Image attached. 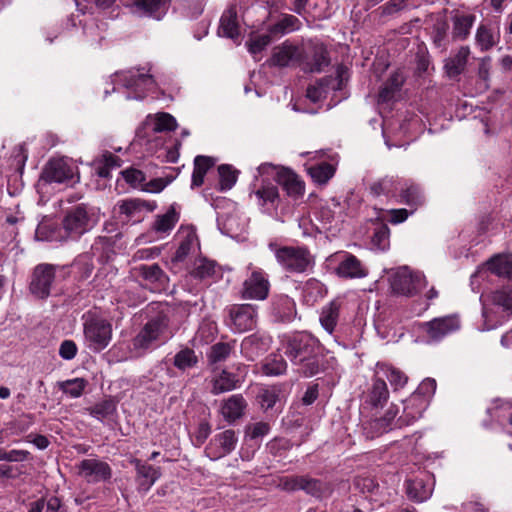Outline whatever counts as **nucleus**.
<instances>
[{"label": "nucleus", "instance_id": "1", "mask_svg": "<svg viewBox=\"0 0 512 512\" xmlns=\"http://www.w3.org/2000/svg\"><path fill=\"white\" fill-rule=\"evenodd\" d=\"M512 314V286L492 291L483 300L482 330H492L501 325Z\"/></svg>", "mask_w": 512, "mask_h": 512}, {"label": "nucleus", "instance_id": "2", "mask_svg": "<svg viewBox=\"0 0 512 512\" xmlns=\"http://www.w3.org/2000/svg\"><path fill=\"white\" fill-rule=\"evenodd\" d=\"M94 225L93 214L88 211L84 204L77 205L66 212L62 220L64 235H61L60 239H79Z\"/></svg>", "mask_w": 512, "mask_h": 512}, {"label": "nucleus", "instance_id": "3", "mask_svg": "<svg viewBox=\"0 0 512 512\" xmlns=\"http://www.w3.org/2000/svg\"><path fill=\"white\" fill-rule=\"evenodd\" d=\"M169 318L163 313L150 319L134 337L132 344L135 350L146 351L161 341L168 330Z\"/></svg>", "mask_w": 512, "mask_h": 512}, {"label": "nucleus", "instance_id": "4", "mask_svg": "<svg viewBox=\"0 0 512 512\" xmlns=\"http://www.w3.org/2000/svg\"><path fill=\"white\" fill-rule=\"evenodd\" d=\"M282 345L285 355L295 365L299 364L313 352L321 350L318 340L308 333H296L287 336L283 340Z\"/></svg>", "mask_w": 512, "mask_h": 512}, {"label": "nucleus", "instance_id": "5", "mask_svg": "<svg viewBox=\"0 0 512 512\" xmlns=\"http://www.w3.org/2000/svg\"><path fill=\"white\" fill-rule=\"evenodd\" d=\"M426 286L424 275L407 266L398 268L391 277L392 290L400 295L413 296Z\"/></svg>", "mask_w": 512, "mask_h": 512}, {"label": "nucleus", "instance_id": "6", "mask_svg": "<svg viewBox=\"0 0 512 512\" xmlns=\"http://www.w3.org/2000/svg\"><path fill=\"white\" fill-rule=\"evenodd\" d=\"M277 262L288 272L302 273L310 264L307 248L284 246L275 249Z\"/></svg>", "mask_w": 512, "mask_h": 512}, {"label": "nucleus", "instance_id": "7", "mask_svg": "<svg viewBox=\"0 0 512 512\" xmlns=\"http://www.w3.org/2000/svg\"><path fill=\"white\" fill-rule=\"evenodd\" d=\"M84 336L88 347L94 351L105 349L112 338L111 324L100 318H92L84 324Z\"/></svg>", "mask_w": 512, "mask_h": 512}, {"label": "nucleus", "instance_id": "8", "mask_svg": "<svg viewBox=\"0 0 512 512\" xmlns=\"http://www.w3.org/2000/svg\"><path fill=\"white\" fill-rule=\"evenodd\" d=\"M55 282V266L52 264H39L32 273L29 284L30 292L39 299L47 298Z\"/></svg>", "mask_w": 512, "mask_h": 512}, {"label": "nucleus", "instance_id": "9", "mask_svg": "<svg viewBox=\"0 0 512 512\" xmlns=\"http://www.w3.org/2000/svg\"><path fill=\"white\" fill-rule=\"evenodd\" d=\"M228 325L234 332L252 330L257 324V309L251 304H238L229 308Z\"/></svg>", "mask_w": 512, "mask_h": 512}, {"label": "nucleus", "instance_id": "10", "mask_svg": "<svg viewBox=\"0 0 512 512\" xmlns=\"http://www.w3.org/2000/svg\"><path fill=\"white\" fill-rule=\"evenodd\" d=\"M76 169L66 158L51 159L44 167L41 179L47 183H66L74 178Z\"/></svg>", "mask_w": 512, "mask_h": 512}, {"label": "nucleus", "instance_id": "11", "mask_svg": "<svg viewBox=\"0 0 512 512\" xmlns=\"http://www.w3.org/2000/svg\"><path fill=\"white\" fill-rule=\"evenodd\" d=\"M270 283L261 270H254L244 280L240 295L245 300H265L268 297Z\"/></svg>", "mask_w": 512, "mask_h": 512}, {"label": "nucleus", "instance_id": "12", "mask_svg": "<svg viewBox=\"0 0 512 512\" xmlns=\"http://www.w3.org/2000/svg\"><path fill=\"white\" fill-rule=\"evenodd\" d=\"M238 436L232 429L216 434L206 447L205 452L211 460H218L235 450Z\"/></svg>", "mask_w": 512, "mask_h": 512}, {"label": "nucleus", "instance_id": "13", "mask_svg": "<svg viewBox=\"0 0 512 512\" xmlns=\"http://www.w3.org/2000/svg\"><path fill=\"white\" fill-rule=\"evenodd\" d=\"M79 475L88 483L108 481L112 477V469L108 463L98 459H84L79 465Z\"/></svg>", "mask_w": 512, "mask_h": 512}, {"label": "nucleus", "instance_id": "14", "mask_svg": "<svg viewBox=\"0 0 512 512\" xmlns=\"http://www.w3.org/2000/svg\"><path fill=\"white\" fill-rule=\"evenodd\" d=\"M459 327V320L454 316L435 318L423 324L425 332L433 341H439L449 333L458 330Z\"/></svg>", "mask_w": 512, "mask_h": 512}, {"label": "nucleus", "instance_id": "15", "mask_svg": "<svg viewBox=\"0 0 512 512\" xmlns=\"http://www.w3.org/2000/svg\"><path fill=\"white\" fill-rule=\"evenodd\" d=\"M329 63L328 51L322 44L313 45L300 62L302 70L310 73L321 72Z\"/></svg>", "mask_w": 512, "mask_h": 512}, {"label": "nucleus", "instance_id": "16", "mask_svg": "<svg viewBox=\"0 0 512 512\" xmlns=\"http://www.w3.org/2000/svg\"><path fill=\"white\" fill-rule=\"evenodd\" d=\"M269 336L252 334L245 337L241 343V352L249 360L253 361L270 347Z\"/></svg>", "mask_w": 512, "mask_h": 512}, {"label": "nucleus", "instance_id": "17", "mask_svg": "<svg viewBox=\"0 0 512 512\" xmlns=\"http://www.w3.org/2000/svg\"><path fill=\"white\" fill-rule=\"evenodd\" d=\"M133 463L135 464L137 473L136 480L138 482L139 491H149L161 476L159 468H155L152 465L142 463L138 459H135Z\"/></svg>", "mask_w": 512, "mask_h": 512}, {"label": "nucleus", "instance_id": "18", "mask_svg": "<svg viewBox=\"0 0 512 512\" xmlns=\"http://www.w3.org/2000/svg\"><path fill=\"white\" fill-rule=\"evenodd\" d=\"M300 490L317 499L329 497L333 492V485L330 482L312 478L308 475H301Z\"/></svg>", "mask_w": 512, "mask_h": 512}, {"label": "nucleus", "instance_id": "19", "mask_svg": "<svg viewBox=\"0 0 512 512\" xmlns=\"http://www.w3.org/2000/svg\"><path fill=\"white\" fill-rule=\"evenodd\" d=\"M272 314L279 322H290L296 316V304L287 295H279L273 299Z\"/></svg>", "mask_w": 512, "mask_h": 512}, {"label": "nucleus", "instance_id": "20", "mask_svg": "<svg viewBox=\"0 0 512 512\" xmlns=\"http://www.w3.org/2000/svg\"><path fill=\"white\" fill-rule=\"evenodd\" d=\"M336 273L342 278H362L367 276L368 271L356 256L346 254L336 268Z\"/></svg>", "mask_w": 512, "mask_h": 512}, {"label": "nucleus", "instance_id": "21", "mask_svg": "<svg viewBox=\"0 0 512 512\" xmlns=\"http://www.w3.org/2000/svg\"><path fill=\"white\" fill-rule=\"evenodd\" d=\"M277 181L289 196L298 198L304 193V183L289 169L281 168L277 172Z\"/></svg>", "mask_w": 512, "mask_h": 512}, {"label": "nucleus", "instance_id": "22", "mask_svg": "<svg viewBox=\"0 0 512 512\" xmlns=\"http://www.w3.org/2000/svg\"><path fill=\"white\" fill-rule=\"evenodd\" d=\"M246 406V401L242 395H232L223 402L221 407V414L228 422H234L242 417Z\"/></svg>", "mask_w": 512, "mask_h": 512}, {"label": "nucleus", "instance_id": "23", "mask_svg": "<svg viewBox=\"0 0 512 512\" xmlns=\"http://www.w3.org/2000/svg\"><path fill=\"white\" fill-rule=\"evenodd\" d=\"M469 55L470 48L468 46L460 47L455 55L445 60L444 69L446 74L450 78L460 75L466 67Z\"/></svg>", "mask_w": 512, "mask_h": 512}, {"label": "nucleus", "instance_id": "24", "mask_svg": "<svg viewBox=\"0 0 512 512\" xmlns=\"http://www.w3.org/2000/svg\"><path fill=\"white\" fill-rule=\"evenodd\" d=\"M218 33L221 36L236 39L239 36V25L237 21V11L235 7H229L224 11L220 18Z\"/></svg>", "mask_w": 512, "mask_h": 512}, {"label": "nucleus", "instance_id": "25", "mask_svg": "<svg viewBox=\"0 0 512 512\" xmlns=\"http://www.w3.org/2000/svg\"><path fill=\"white\" fill-rule=\"evenodd\" d=\"M404 80L405 78L402 72H393L380 89L378 94V101L381 103H386L393 100L396 93L400 91Z\"/></svg>", "mask_w": 512, "mask_h": 512}, {"label": "nucleus", "instance_id": "26", "mask_svg": "<svg viewBox=\"0 0 512 512\" xmlns=\"http://www.w3.org/2000/svg\"><path fill=\"white\" fill-rule=\"evenodd\" d=\"M302 50L294 45H283L275 48L272 62L274 65L285 67L294 61L301 62Z\"/></svg>", "mask_w": 512, "mask_h": 512}, {"label": "nucleus", "instance_id": "27", "mask_svg": "<svg viewBox=\"0 0 512 512\" xmlns=\"http://www.w3.org/2000/svg\"><path fill=\"white\" fill-rule=\"evenodd\" d=\"M475 15L473 14H462L455 15L452 18V38L453 40H465L470 34V30L475 22Z\"/></svg>", "mask_w": 512, "mask_h": 512}, {"label": "nucleus", "instance_id": "28", "mask_svg": "<svg viewBox=\"0 0 512 512\" xmlns=\"http://www.w3.org/2000/svg\"><path fill=\"white\" fill-rule=\"evenodd\" d=\"M491 273L499 276L512 278V254L496 255L486 263Z\"/></svg>", "mask_w": 512, "mask_h": 512}, {"label": "nucleus", "instance_id": "29", "mask_svg": "<svg viewBox=\"0 0 512 512\" xmlns=\"http://www.w3.org/2000/svg\"><path fill=\"white\" fill-rule=\"evenodd\" d=\"M427 408V401L421 400V403H410V399L408 403L404 407L403 415L400 416L395 422V426L397 428H402L404 426L411 425L415 420L420 418Z\"/></svg>", "mask_w": 512, "mask_h": 512}, {"label": "nucleus", "instance_id": "30", "mask_svg": "<svg viewBox=\"0 0 512 512\" xmlns=\"http://www.w3.org/2000/svg\"><path fill=\"white\" fill-rule=\"evenodd\" d=\"M406 493L409 499L415 502H423L432 494L431 486L421 478L406 481Z\"/></svg>", "mask_w": 512, "mask_h": 512}, {"label": "nucleus", "instance_id": "31", "mask_svg": "<svg viewBox=\"0 0 512 512\" xmlns=\"http://www.w3.org/2000/svg\"><path fill=\"white\" fill-rule=\"evenodd\" d=\"M476 44L481 51L492 49L499 42V35L487 24H480L475 35Z\"/></svg>", "mask_w": 512, "mask_h": 512}, {"label": "nucleus", "instance_id": "32", "mask_svg": "<svg viewBox=\"0 0 512 512\" xmlns=\"http://www.w3.org/2000/svg\"><path fill=\"white\" fill-rule=\"evenodd\" d=\"M215 161L212 157L199 155L194 159V169L192 173V187H199L204 183V177L207 171L212 168Z\"/></svg>", "mask_w": 512, "mask_h": 512}, {"label": "nucleus", "instance_id": "33", "mask_svg": "<svg viewBox=\"0 0 512 512\" xmlns=\"http://www.w3.org/2000/svg\"><path fill=\"white\" fill-rule=\"evenodd\" d=\"M119 77H121L126 88H138L143 85L145 89L151 90L155 85L153 77L149 74L128 71Z\"/></svg>", "mask_w": 512, "mask_h": 512}, {"label": "nucleus", "instance_id": "34", "mask_svg": "<svg viewBox=\"0 0 512 512\" xmlns=\"http://www.w3.org/2000/svg\"><path fill=\"white\" fill-rule=\"evenodd\" d=\"M239 382L240 380L235 374L223 370L221 374L213 380L211 392L217 395L231 391L238 386Z\"/></svg>", "mask_w": 512, "mask_h": 512}, {"label": "nucleus", "instance_id": "35", "mask_svg": "<svg viewBox=\"0 0 512 512\" xmlns=\"http://www.w3.org/2000/svg\"><path fill=\"white\" fill-rule=\"evenodd\" d=\"M424 195L418 185L409 184L402 189L400 193V203H403L413 209H417L424 204Z\"/></svg>", "mask_w": 512, "mask_h": 512}, {"label": "nucleus", "instance_id": "36", "mask_svg": "<svg viewBox=\"0 0 512 512\" xmlns=\"http://www.w3.org/2000/svg\"><path fill=\"white\" fill-rule=\"evenodd\" d=\"M389 398V391L383 379L376 378L369 391L367 401L374 407L382 406Z\"/></svg>", "mask_w": 512, "mask_h": 512}, {"label": "nucleus", "instance_id": "37", "mask_svg": "<svg viewBox=\"0 0 512 512\" xmlns=\"http://www.w3.org/2000/svg\"><path fill=\"white\" fill-rule=\"evenodd\" d=\"M287 362L280 354H270L263 363L262 371L268 376H279L286 372Z\"/></svg>", "mask_w": 512, "mask_h": 512}, {"label": "nucleus", "instance_id": "38", "mask_svg": "<svg viewBox=\"0 0 512 512\" xmlns=\"http://www.w3.org/2000/svg\"><path fill=\"white\" fill-rule=\"evenodd\" d=\"M118 208L120 214L125 215L127 218H131L138 214L143 208H146L148 211H153L155 205L140 199H126L118 203Z\"/></svg>", "mask_w": 512, "mask_h": 512}, {"label": "nucleus", "instance_id": "39", "mask_svg": "<svg viewBox=\"0 0 512 512\" xmlns=\"http://www.w3.org/2000/svg\"><path fill=\"white\" fill-rule=\"evenodd\" d=\"M322 358L321 350L313 352L298 364L301 367L299 372L305 377H312L318 374L321 371Z\"/></svg>", "mask_w": 512, "mask_h": 512}, {"label": "nucleus", "instance_id": "40", "mask_svg": "<svg viewBox=\"0 0 512 512\" xmlns=\"http://www.w3.org/2000/svg\"><path fill=\"white\" fill-rule=\"evenodd\" d=\"M338 318L339 306L335 302H331L322 309L320 323L329 334H332L337 325Z\"/></svg>", "mask_w": 512, "mask_h": 512}, {"label": "nucleus", "instance_id": "41", "mask_svg": "<svg viewBox=\"0 0 512 512\" xmlns=\"http://www.w3.org/2000/svg\"><path fill=\"white\" fill-rule=\"evenodd\" d=\"M436 381L432 378L423 380L417 390L411 395L410 403H421V400L429 402L430 397L435 393Z\"/></svg>", "mask_w": 512, "mask_h": 512}, {"label": "nucleus", "instance_id": "42", "mask_svg": "<svg viewBox=\"0 0 512 512\" xmlns=\"http://www.w3.org/2000/svg\"><path fill=\"white\" fill-rule=\"evenodd\" d=\"M198 363V357L194 350L190 348H184L176 353L173 359V365L179 370H186L193 368Z\"/></svg>", "mask_w": 512, "mask_h": 512}, {"label": "nucleus", "instance_id": "43", "mask_svg": "<svg viewBox=\"0 0 512 512\" xmlns=\"http://www.w3.org/2000/svg\"><path fill=\"white\" fill-rule=\"evenodd\" d=\"M148 119L152 122L154 132L173 131L177 127L176 119L168 113L161 112Z\"/></svg>", "mask_w": 512, "mask_h": 512}, {"label": "nucleus", "instance_id": "44", "mask_svg": "<svg viewBox=\"0 0 512 512\" xmlns=\"http://www.w3.org/2000/svg\"><path fill=\"white\" fill-rule=\"evenodd\" d=\"M334 173L335 168L327 162L309 168L311 178L318 184L327 183L333 177Z\"/></svg>", "mask_w": 512, "mask_h": 512}, {"label": "nucleus", "instance_id": "45", "mask_svg": "<svg viewBox=\"0 0 512 512\" xmlns=\"http://www.w3.org/2000/svg\"><path fill=\"white\" fill-rule=\"evenodd\" d=\"M232 349L233 346L230 343L218 342L212 345L207 353L209 363L216 364L225 361L229 357Z\"/></svg>", "mask_w": 512, "mask_h": 512}, {"label": "nucleus", "instance_id": "46", "mask_svg": "<svg viewBox=\"0 0 512 512\" xmlns=\"http://www.w3.org/2000/svg\"><path fill=\"white\" fill-rule=\"evenodd\" d=\"M177 221L178 215L172 206L165 214L157 217L153 228L157 232L165 233L173 229Z\"/></svg>", "mask_w": 512, "mask_h": 512}, {"label": "nucleus", "instance_id": "47", "mask_svg": "<svg viewBox=\"0 0 512 512\" xmlns=\"http://www.w3.org/2000/svg\"><path fill=\"white\" fill-rule=\"evenodd\" d=\"M218 173H219V185L220 190L225 191L231 189L236 181H237V174L238 172L232 168V166L223 164L218 167Z\"/></svg>", "mask_w": 512, "mask_h": 512}, {"label": "nucleus", "instance_id": "48", "mask_svg": "<svg viewBox=\"0 0 512 512\" xmlns=\"http://www.w3.org/2000/svg\"><path fill=\"white\" fill-rule=\"evenodd\" d=\"M140 275L150 282H158L163 284L167 281L165 272L158 264L142 265L139 267Z\"/></svg>", "mask_w": 512, "mask_h": 512}, {"label": "nucleus", "instance_id": "49", "mask_svg": "<svg viewBox=\"0 0 512 512\" xmlns=\"http://www.w3.org/2000/svg\"><path fill=\"white\" fill-rule=\"evenodd\" d=\"M87 385V381L83 378H74L70 380H66L59 383L60 390L63 393L68 394L73 398H78L82 395L85 387Z\"/></svg>", "mask_w": 512, "mask_h": 512}, {"label": "nucleus", "instance_id": "50", "mask_svg": "<svg viewBox=\"0 0 512 512\" xmlns=\"http://www.w3.org/2000/svg\"><path fill=\"white\" fill-rule=\"evenodd\" d=\"M215 272L214 261L206 258L197 259L194 263V268L191 271V275L196 279H206L211 277Z\"/></svg>", "mask_w": 512, "mask_h": 512}, {"label": "nucleus", "instance_id": "51", "mask_svg": "<svg viewBox=\"0 0 512 512\" xmlns=\"http://www.w3.org/2000/svg\"><path fill=\"white\" fill-rule=\"evenodd\" d=\"M116 411V404L113 400H104L89 408V413L98 420L110 417Z\"/></svg>", "mask_w": 512, "mask_h": 512}, {"label": "nucleus", "instance_id": "52", "mask_svg": "<svg viewBox=\"0 0 512 512\" xmlns=\"http://www.w3.org/2000/svg\"><path fill=\"white\" fill-rule=\"evenodd\" d=\"M168 0H135V7L145 14L154 15L159 18L160 10Z\"/></svg>", "mask_w": 512, "mask_h": 512}, {"label": "nucleus", "instance_id": "53", "mask_svg": "<svg viewBox=\"0 0 512 512\" xmlns=\"http://www.w3.org/2000/svg\"><path fill=\"white\" fill-rule=\"evenodd\" d=\"M385 421V419L376 418L365 422L363 424V429L366 437L373 439L385 432H388L389 429Z\"/></svg>", "mask_w": 512, "mask_h": 512}, {"label": "nucleus", "instance_id": "54", "mask_svg": "<svg viewBox=\"0 0 512 512\" xmlns=\"http://www.w3.org/2000/svg\"><path fill=\"white\" fill-rule=\"evenodd\" d=\"M257 399L262 409H271L279 400V390L276 387L262 389L258 393Z\"/></svg>", "mask_w": 512, "mask_h": 512}, {"label": "nucleus", "instance_id": "55", "mask_svg": "<svg viewBox=\"0 0 512 512\" xmlns=\"http://www.w3.org/2000/svg\"><path fill=\"white\" fill-rule=\"evenodd\" d=\"M298 19L293 15H286L279 22L270 27V34L282 35L296 29Z\"/></svg>", "mask_w": 512, "mask_h": 512}, {"label": "nucleus", "instance_id": "56", "mask_svg": "<svg viewBox=\"0 0 512 512\" xmlns=\"http://www.w3.org/2000/svg\"><path fill=\"white\" fill-rule=\"evenodd\" d=\"M255 195L262 206L267 203L273 204L279 197L277 187L272 184L263 185L255 192Z\"/></svg>", "mask_w": 512, "mask_h": 512}, {"label": "nucleus", "instance_id": "57", "mask_svg": "<svg viewBox=\"0 0 512 512\" xmlns=\"http://www.w3.org/2000/svg\"><path fill=\"white\" fill-rule=\"evenodd\" d=\"M330 79L323 78L320 79L316 85H310L306 91V97L310 99L312 102L316 103L325 97L326 94V86Z\"/></svg>", "mask_w": 512, "mask_h": 512}, {"label": "nucleus", "instance_id": "58", "mask_svg": "<svg viewBox=\"0 0 512 512\" xmlns=\"http://www.w3.org/2000/svg\"><path fill=\"white\" fill-rule=\"evenodd\" d=\"M123 178L134 188L142 189L146 180L145 174L138 169L128 168L121 172Z\"/></svg>", "mask_w": 512, "mask_h": 512}, {"label": "nucleus", "instance_id": "59", "mask_svg": "<svg viewBox=\"0 0 512 512\" xmlns=\"http://www.w3.org/2000/svg\"><path fill=\"white\" fill-rule=\"evenodd\" d=\"M273 34H263L255 37L248 43L249 52L252 54L260 53L264 50L272 41Z\"/></svg>", "mask_w": 512, "mask_h": 512}, {"label": "nucleus", "instance_id": "60", "mask_svg": "<svg viewBox=\"0 0 512 512\" xmlns=\"http://www.w3.org/2000/svg\"><path fill=\"white\" fill-rule=\"evenodd\" d=\"M386 377L395 390L404 387L408 380L402 371L392 367L387 369Z\"/></svg>", "mask_w": 512, "mask_h": 512}, {"label": "nucleus", "instance_id": "61", "mask_svg": "<svg viewBox=\"0 0 512 512\" xmlns=\"http://www.w3.org/2000/svg\"><path fill=\"white\" fill-rule=\"evenodd\" d=\"M301 476H285L279 479L278 488L287 492L300 490Z\"/></svg>", "mask_w": 512, "mask_h": 512}, {"label": "nucleus", "instance_id": "62", "mask_svg": "<svg viewBox=\"0 0 512 512\" xmlns=\"http://www.w3.org/2000/svg\"><path fill=\"white\" fill-rule=\"evenodd\" d=\"M393 185L392 179L384 178L377 182H374L370 186V193L373 196H380L382 194H388Z\"/></svg>", "mask_w": 512, "mask_h": 512}, {"label": "nucleus", "instance_id": "63", "mask_svg": "<svg viewBox=\"0 0 512 512\" xmlns=\"http://www.w3.org/2000/svg\"><path fill=\"white\" fill-rule=\"evenodd\" d=\"M192 245H193V239L191 237H186L180 243L172 260L175 262L183 261L187 257V255L190 253Z\"/></svg>", "mask_w": 512, "mask_h": 512}, {"label": "nucleus", "instance_id": "64", "mask_svg": "<svg viewBox=\"0 0 512 512\" xmlns=\"http://www.w3.org/2000/svg\"><path fill=\"white\" fill-rule=\"evenodd\" d=\"M77 346L72 340H64L59 348V355L65 360H71L76 356Z\"/></svg>", "mask_w": 512, "mask_h": 512}]
</instances>
